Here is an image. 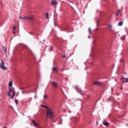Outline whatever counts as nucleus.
I'll use <instances>...</instances> for the list:
<instances>
[{"mask_svg":"<svg viewBox=\"0 0 128 128\" xmlns=\"http://www.w3.org/2000/svg\"><path fill=\"white\" fill-rule=\"evenodd\" d=\"M46 118L52 120L54 118V112L52 110V108H50L46 111Z\"/></svg>","mask_w":128,"mask_h":128,"instance_id":"1","label":"nucleus"},{"mask_svg":"<svg viewBox=\"0 0 128 128\" xmlns=\"http://www.w3.org/2000/svg\"><path fill=\"white\" fill-rule=\"evenodd\" d=\"M1 64H0V68H2V70H6V67L4 66V60H1Z\"/></svg>","mask_w":128,"mask_h":128,"instance_id":"2","label":"nucleus"},{"mask_svg":"<svg viewBox=\"0 0 128 128\" xmlns=\"http://www.w3.org/2000/svg\"><path fill=\"white\" fill-rule=\"evenodd\" d=\"M94 86H102V82L98 81H95L94 82Z\"/></svg>","mask_w":128,"mask_h":128,"instance_id":"3","label":"nucleus"},{"mask_svg":"<svg viewBox=\"0 0 128 128\" xmlns=\"http://www.w3.org/2000/svg\"><path fill=\"white\" fill-rule=\"evenodd\" d=\"M56 4H58V2L56 0H52L51 2V6H54Z\"/></svg>","mask_w":128,"mask_h":128,"instance_id":"4","label":"nucleus"},{"mask_svg":"<svg viewBox=\"0 0 128 128\" xmlns=\"http://www.w3.org/2000/svg\"><path fill=\"white\" fill-rule=\"evenodd\" d=\"M52 86H54V88H58V84H56V82H52Z\"/></svg>","mask_w":128,"mask_h":128,"instance_id":"5","label":"nucleus"},{"mask_svg":"<svg viewBox=\"0 0 128 128\" xmlns=\"http://www.w3.org/2000/svg\"><path fill=\"white\" fill-rule=\"evenodd\" d=\"M121 80H125V82L126 83H128V78H120Z\"/></svg>","mask_w":128,"mask_h":128,"instance_id":"6","label":"nucleus"},{"mask_svg":"<svg viewBox=\"0 0 128 128\" xmlns=\"http://www.w3.org/2000/svg\"><path fill=\"white\" fill-rule=\"evenodd\" d=\"M103 124L104 126H110V123H108V122H106V121H104L103 122Z\"/></svg>","mask_w":128,"mask_h":128,"instance_id":"7","label":"nucleus"},{"mask_svg":"<svg viewBox=\"0 0 128 128\" xmlns=\"http://www.w3.org/2000/svg\"><path fill=\"white\" fill-rule=\"evenodd\" d=\"M2 50L4 52H5L6 54V52H8L7 50H6V48L5 46H2Z\"/></svg>","mask_w":128,"mask_h":128,"instance_id":"8","label":"nucleus"},{"mask_svg":"<svg viewBox=\"0 0 128 128\" xmlns=\"http://www.w3.org/2000/svg\"><path fill=\"white\" fill-rule=\"evenodd\" d=\"M124 22H122V21L120 22L118 25V26H122V24H123Z\"/></svg>","mask_w":128,"mask_h":128,"instance_id":"9","label":"nucleus"},{"mask_svg":"<svg viewBox=\"0 0 128 128\" xmlns=\"http://www.w3.org/2000/svg\"><path fill=\"white\" fill-rule=\"evenodd\" d=\"M32 124H34V126H38V124H36V122H34V120H32Z\"/></svg>","mask_w":128,"mask_h":128,"instance_id":"10","label":"nucleus"},{"mask_svg":"<svg viewBox=\"0 0 128 128\" xmlns=\"http://www.w3.org/2000/svg\"><path fill=\"white\" fill-rule=\"evenodd\" d=\"M120 10H118V12L116 13V16H118L120 14Z\"/></svg>","mask_w":128,"mask_h":128,"instance_id":"11","label":"nucleus"},{"mask_svg":"<svg viewBox=\"0 0 128 128\" xmlns=\"http://www.w3.org/2000/svg\"><path fill=\"white\" fill-rule=\"evenodd\" d=\"M14 94H16V92L14 91L12 92V96L10 97V98L12 99L14 98Z\"/></svg>","mask_w":128,"mask_h":128,"instance_id":"12","label":"nucleus"},{"mask_svg":"<svg viewBox=\"0 0 128 128\" xmlns=\"http://www.w3.org/2000/svg\"><path fill=\"white\" fill-rule=\"evenodd\" d=\"M9 86H12V81H10L8 83Z\"/></svg>","mask_w":128,"mask_h":128,"instance_id":"13","label":"nucleus"},{"mask_svg":"<svg viewBox=\"0 0 128 128\" xmlns=\"http://www.w3.org/2000/svg\"><path fill=\"white\" fill-rule=\"evenodd\" d=\"M41 106H42L43 108H48V110L50 108V107L46 106H44V105H41Z\"/></svg>","mask_w":128,"mask_h":128,"instance_id":"14","label":"nucleus"},{"mask_svg":"<svg viewBox=\"0 0 128 128\" xmlns=\"http://www.w3.org/2000/svg\"><path fill=\"white\" fill-rule=\"evenodd\" d=\"M53 50H54V48H52V46L49 48L50 52H52Z\"/></svg>","mask_w":128,"mask_h":128,"instance_id":"15","label":"nucleus"},{"mask_svg":"<svg viewBox=\"0 0 128 128\" xmlns=\"http://www.w3.org/2000/svg\"><path fill=\"white\" fill-rule=\"evenodd\" d=\"M108 26L110 29L112 28V24H108Z\"/></svg>","mask_w":128,"mask_h":128,"instance_id":"16","label":"nucleus"},{"mask_svg":"<svg viewBox=\"0 0 128 128\" xmlns=\"http://www.w3.org/2000/svg\"><path fill=\"white\" fill-rule=\"evenodd\" d=\"M46 18L48 20V16H50V14H48V13H46Z\"/></svg>","mask_w":128,"mask_h":128,"instance_id":"17","label":"nucleus"},{"mask_svg":"<svg viewBox=\"0 0 128 128\" xmlns=\"http://www.w3.org/2000/svg\"><path fill=\"white\" fill-rule=\"evenodd\" d=\"M27 20H34V18H32V17H28Z\"/></svg>","mask_w":128,"mask_h":128,"instance_id":"18","label":"nucleus"},{"mask_svg":"<svg viewBox=\"0 0 128 128\" xmlns=\"http://www.w3.org/2000/svg\"><path fill=\"white\" fill-rule=\"evenodd\" d=\"M88 32H89V33L92 34V30L90 29V28H88Z\"/></svg>","mask_w":128,"mask_h":128,"instance_id":"19","label":"nucleus"},{"mask_svg":"<svg viewBox=\"0 0 128 128\" xmlns=\"http://www.w3.org/2000/svg\"><path fill=\"white\" fill-rule=\"evenodd\" d=\"M52 70H56V71L58 70V69H56V68H54V67H53V68H52Z\"/></svg>","mask_w":128,"mask_h":128,"instance_id":"20","label":"nucleus"},{"mask_svg":"<svg viewBox=\"0 0 128 128\" xmlns=\"http://www.w3.org/2000/svg\"><path fill=\"white\" fill-rule=\"evenodd\" d=\"M22 20H28V17L24 16V17L22 18Z\"/></svg>","mask_w":128,"mask_h":128,"instance_id":"21","label":"nucleus"},{"mask_svg":"<svg viewBox=\"0 0 128 128\" xmlns=\"http://www.w3.org/2000/svg\"><path fill=\"white\" fill-rule=\"evenodd\" d=\"M15 102H16V104H18V100H15Z\"/></svg>","mask_w":128,"mask_h":128,"instance_id":"22","label":"nucleus"},{"mask_svg":"<svg viewBox=\"0 0 128 128\" xmlns=\"http://www.w3.org/2000/svg\"><path fill=\"white\" fill-rule=\"evenodd\" d=\"M9 88V92H12V88Z\"/></svg>","mask_w":128,"mask_h":128,"instance_id":"23","label":"nucleus"},{"mask_svg":"<svg viewBox=\"0 0 128 128\" xmlns=\"http://www.w3.org/2000/svg\"><path fill=\"white\" fill-rule=\"evenodd\" d=\"M44 98H48V96H46V94H44Z\"/></svg>","mask_w":128,"mask_h":128,"instance_id":"24","label":"nucleus"},{"mask_svg":"<svg viewBox=\"0 0 128 128\" xmlns=\"http://www.w3.org/2000/svg\"><path fill=\"white\" fill-rule=\"evenodd\" d=\"M8 96H11L10 92H8Z\"/></svg>","mask_w":128,"mask_h":128,"instance_id":"25","label":"nucleus"},{"mask_svg":"<svg viewBox=\"0 0 128 128\" xmlns=\"http://www.w3.org/2000/svg\"><path fill=\"white\" fill-rule=\"evenodd\" d=\"M62 58H66V56H64V55H63L62 56Z\"/></svg>","mask_w":128,"mask_h":128,"instance_id":"26","label":"nucleus"},{"mask_svg":"<svg viewBox=\"0 0 128 128\" xmlns=\"http://www.w3.org/2000/svg\"><path fill=\"white\" fill-rule=\"evenodd\" d=\"M13 30H16V26H14Z\"/></svg>","mask_w":128,"mask_h":128,"instance_id":"27","label":"nucleus"},{"mask_svg":"<svg viewBox=\"0 0 128 128\" xmlns=\"http://www.w3.org/2000/svg\"><path fill=\"white\" fill-rule=\"evenodd\" d=\"M20 20H22V16H20Z\"/></svg>","mask_w":128,"mask_h":128,"instance_id":"28","label":"nucleus"},{"mask_svg":"<svg viewBox=\"0 0 128 128\" xmlns=\"http://www.w3.org/2000/svg\"><path fill=\"white\" fill-rule=\"evenodd\" d=\"M78 86H76V90H78Z\"/></svg>","mask_w":128,"mask_h":128,"instance_id":"29","label":"nucleus"},{"mask_svg":"<svg viewBox=\"0 0 128 128\" xmlns=\"http://www.w3.org/2000/svg\"><path fill=\"white\" fill-rule=\"evenodd\" d=\"M98 124V122H96V124Z\"/></svg>","mask_w":128,"mask_h":128,"instance_id":"30","label":"nucleus"},{"mask_svg":"<svg viewBox=\"0 0 128 128\" xmlns=\"http://www.w3.org/2000/svg\"><path fill=\"white\" fill-rule=\"evenodd\" d=\"M4 128H6V126H4Z\"/></svg>","mask_w":128,"mask_h":128,"instance_id":"31","label":"nucleus"},{"mask_svg":"<svg viewBox=\"0 0 128 128\" xmlns=\"http://www.w3.org/2000/svg\"><path fill=\"white\" fill-rule=\"evenodd\" d=\"M98 28H96V30H98Z\"/></svg>","mask_w":128,"mask_h":128,"instance_id":"32","label":"nucleus"},{"mask_svg":"<svg viewBox=\"0 0 128 128\" xmlns=\"http://www.w3.org/2000/svg\"><path fill=\"white\" fill-rule=\"evenodd\" d=\"M121 90H122V88Z\"/></svg>","mask_w":128,"mask_h":128,"instance_id":"33","label":"nucleus"},{"mask_svg":"<svg viewBox=\"0 0 128 128\" xmlns=\"http://www.w3.org/2000/svg\"><path fill=\"white\" fill-rule=\"evenodd\" d=\"M126 126H128V124H126Z\"/></svg>","mask_w":128,"mask_h":128,"instance_id":"34","label":"nucleus"},{"mask_svg":"<svg viewBox=\"0 0 128 128\" xmlns=\"http://www.w3.org/2000/svg\"><path fill=\"white\" fill-rule=\"evenodd\" d=\"M82 96H84V94H82Z\"/></svg>","mask_w":128,"mask_h":128,"instance_id":"35","label":"nucleus"}]
</instances>
